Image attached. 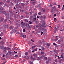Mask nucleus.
<instances>
[{
  "instance_id": "1",
  "label": "nucleus",
  "mask_w": 64,
  "mask_h": 64,
  "mask_svg": "<svg viewBox=\"0 0 64 64\" xmlns=\"http://www.w3.org/2000/svg\"><path fill=\"white\" fill-rule=\"evenodd\" d=\"M58 29H59V27L58 26L54 28V34L56 33V31H57Z\"/></svg>"
},
{
  "instance_id": "2",
  "label": "nucleus",
  "mask_w": 64,
  "mask_h": 64,
  "mask_svg": "<svg viewBox=\"0 0 64 64\" xmlns=\"http://www.w3.org/2000/svg\"><path fill=\"white\" fill-rule=\"evenodd\" d=\"M42 27H45V28H46V26H45V23H44V22L43 24H42V25L41 26Z\"/></svg>"
},
{
  "instance_id": "3",
  "label": "nucleus",
  "mask_w": 64,
  "mask_h": 64,
  "mask_svg": "<svg viewBox=\"0 0 64 64\" xmlns=\"http://www.w3.org/2000/svg\"><path fill=\"white\" fill-rule=\"evenodd\" d=\"M4 35V34L3 32H2L1 33V34H0V36L1 37H2V36H3Z\"/></svg>"
},
{
  "instance_id": "4",
  "label": "nucleus",
  "mask_w": 64,
  "mask_h": 64,
  "mask_svg": "<svg viewBox=\"0 0 64 64\" xmlns=\"http://www.w3.org/2000/svg\"><path fill=\"white\" fill-rule=\"evenodd\" d=\"M14 32H15L17 34H18V33H19V32H18V30H15L14 31Z\"/></svg>"
},
{
  "instance_id": "5",
  "label": "nucleus",
  "mask_w": 64,
  "mask_h": 64,
  "mask_svg": "<svg viewBox=\"0 0 64 64\" xmlns=\"http://www.w3.org/2000/svg\"><path fill=\"white\" fill-rule=\"evenodd\" d=\"M31 60H35V58H33V57L32 56L31 57Z\"/></svg>"
},
{
  "instance_id": "6",
  "label": "nucleus",
  "mask_w": 64,
  "mask_h": 64,
  "mask_svg": "<svg viewBox=\"0 0 64 64\" xmlns=\"http://www.w3.org/2000/svg\"><path fill=\"white\" fill-rule=\"evenodd\" d=\"M6 2L8 3H11V0H7Z\"/></svg>"
},
{
  "instance_id": "7",
  "label": "nucleus",
  "mask_w": 64,
  "mask_h": 64,
  "mask_svg": "<svg viewBox=\"0 0 64 64\" xmlns=\"http://www.w3.org/2000/svg\"><path fill=\"white\" fill-rule=\"evenodd\" d=\"M35 57V58H36L37 57V54H34L33 55Z\"/></svg>"
},
{
  "instance_id": "8",
  "label": "nucleus",
  "mask_w": 64,
  "mask_h": 64,
  "mask_svg": "<svg viewBox=\"0 0 64 64\" xmlns=\"http://www.w3.org/2000/svg\"><path fill=\"white\" fill-rule=\"evenodd\" d=\"M25 22H26V23H28V20L27 19H25Z\"/></svg>"
},
{
  "instance_id": "9",
  "label": "nucleus",
  "mask_w": 64,
  "mask_h": 64,
  "mask_svg": "<svg viewBox=\"0 0 64 64\" xmlns=\"http://www.w3.org/2000/svg\"><path fill=\"white\" fill-rule=\"evenodd\" d=\"M21 5L22 6H23L24 7V6L25 5V4L24 3L21 4Z\"/></svg>"
},
{
  "instance_id": "10",
  "label": "nucleus",
  "mask_w": 64,
  "mask_h": 64,
  "mask_svg": "<svg viewBox=\"0 0 64 64\" xmlns=\"http://www.w3.org/2000/svg\"><path fill=\"white\" fill-rule=\"evenodd\" d=\"M4 49L5 50H8V48L7 47H5Z\"/></svg>"
},
{
  "instance_id": "11",
  "label": "nucleus",
  "mask_w": 64,
  "mask_h": 64,
  "mask_svg": "<svg viewBox=\"0 0 64 64\" xmlns=\"http://www.w3.org/2000/svg\"><path fill=\"white\" fill-rule=\"evenodd\" d=\"M30 64H33V61H31V60H30Z\"/></svg>"
},
{
  "instance_id": "12",
  "label": "nucleus",
  "mask_w": 64,
  "mask_h": 64,
  "mask_svg": "<svg viewBox=\"0 0 64 64\" xmlns=\"http://www.w3.org/2000/svg\"><path fill=\"white\" fill-rule=\"evenodd\" d=\"M26 36L24 34L23 36V37H23V39H24V38H26Z\"/></svg>"
},
{
  "instance_id": "13",
  "label": "nucleus",
  "mask_w": 64,
  "mask_h": 64,
  "mask_svg": "<svg viewBox=\"0 0 64 64\" xmlns=\"http://www.w3.org/2000/svg\"><path fill=\"white\" fill-rule=\"evenodd\" d=\"M41 54L42 55V56L44 55L45 54V53H44V52H42L41 53Z\"/></svg>"
},
{
  "instance_id": "14",
  "label": "nucleus",
  "mask_w": 64,
  "mask_h": 64,
  "mask_svg": "<svg viewBox=\"0 0 64 64\" xmlns=\"http://www.w3.org/2000/svg\"><path fill=\"white\" fill-rule=\"evenodd\" d=\"M10 30H12L13 29V28H12V26H10Z\"/></svg>"
},
{
  "instance_id": "15",
  "label": "nucleus",
  "mask_w": 64,
  "mask_h": 64,
  "mask_svg": "<svg viewBox=\"0 0 64 64\" xmlns=\"http://www.w3.org/2000/svg\"><path fill=\"white\" fill-rule=\"evenodd\" d=\"M48 61H52V59L51 58H48Z\"/></svg>"
},
{
  "instance_id": "16",
  "label": "nucleus",
  "mask_w": 64,
  "mask_h": 64,
  "mask_svg": "<svg viewBox=\"0 0 64 64\" xmlns=\"http://www.w3.org/2000/svg\"><path fill=\"white\" fill-rule=\"evenodd\" d=\"M54 11H55V9H53L52 10V12H54Z\"/></svg>"
},
{
  "instance_id": "17",
  "label": "nucleus",
  "mask_w": 64,
  "mask_h": 64,
  "mask_svg": "<svg viewBox=\"0 0 64 64\" xmlns=\"http://www.w3.org/2000/svg\"><path fill=\"white\" fill-rule=\"evenodd\" d=\"M36 18H34V22H35V21H36Z\"/></svg>"
},
{
  "instance_id": "18",
  "label": "nucleus",
  "mask_w": 64,
  "mask_h": 64,
  "mask_svg": "<svg viewBox=\"0 0 64 64\" xmlns=\"http://www.w3.org/2000/svg\"><path fill=\"white\" fill-rule=\"evenodd\" d=\"M61 58H64V55H62L61 57H60Z\"/></svg>"
},
{
  "instance_id": "19",
  "label": "nucleus",
  "mask_w": 64,
  "mask_h": 64,
  "mask_svg": "<svg viewBox=\"0 0 64 64\" xmlns=\"http://www.w3.org/2000/svg\"><path fill=\"white\" fill-rule=\"evenodd\" d=\"M37 16V14H36V13H35L34 15V17H36Z\"/></svg>"
},
{
  "instance_id": "20",
  "label": "nucleus",
  "mask_w": 64,
  "mask_h": 64,
  "mask_svg": "<svg viewBox=\"0 0 64 64\" xmlns=\"http://www.w3.org/2000/svg\"><path fill=\"white\" fill-rule=\"evenodd\" d=\"M28 53L26 52V53L25 55L26 56H28Z\"/></svg>"
},
{
  "instance_id": "21",
  "label": "nucleus",
  "mask_w": 64,
  "mask_h": 64,
  "mask_svg": "<svg viewBox=\"0 0 64 64\" xmlns=\"http://www.w3.org/2000/svg\"><path fill=\"white\" fill-rule=\"evenodd\" d=\"M59 61L60 62H62V59H60L59 60Z\"/></svg>"
},
{
  "instance_id": "22",
  "label": "nucleus",
  "mask_w": 64,
  "mask_h": 64,
  "mask_svg": "<svg viewBox=\"0 0 64 64\" xmlns=\"http://www.w3.org/2000/svg\"><path fill=\"white\" fill-rule=\"evenodd\" d=\"M29 24H32V22L30 21L29 22Z\"/></svg>"
},
{
  "instance_id": "23",
  "label": "nucleus",
  "mask_w": 64,
  "mask_h": 64,
  "mask_svg": "<svg viewBox=\"0 0 64 64\" xmlns=\"http://www.w3.org/2000/svg\"><path fill=\"white\" fill-rule=\"evenodd\" d=\"M42 50H43V51H44V50H45V49H44V48H43V47H42Z\"/></svg>"
},
{
  "instance_id": "24",
  "label": "nucleus",
  "mask_w": 64,
  "mask_h": 64,
  "mask_svg": "<svg viewBox=\"0 0 64 64\" xmlns=\"http://www.w3.org/2000/svg\"><path fill=\"white\" fill-rule=\"evenodd\" d=\"M55 62H56V63H57L58 62V60H57L56 59L55 60Z\"/></svg>"
},
{
  "instance_id": "25",
  "label": "nucleus",
  "mask_w": 64,
  "mask_h": 64,
  "mask_svg": "<svg viewBox=\"0 0 64 64\" xmlns=\"http://www.w3.org/2000/svg\"><path fill=\"white\" fill-rule=\"evenodd\" d=\"M8 53L9 54H11V52L10 51L8 52Z\"/></svg>"
},
{
  "instance_id": "26",
  "label": "nucleus",
  "mask_w": 64,
  "mask_h": 64,
  "mask_svg": "<svg viewBox=\"0 0 64 64\" xmlns=\"http://www.w3.org/2000/svg\"><path fill=\"white\" fill-rule=\"evenodd\" d=\"M47 46H48V47H50V44H47Z\"/></svg>"
},
{
  "instance_id": "27",
  "label": "nucleus",
  "mask_w": 64,
  "mask_h": 64,
  "mask_svg": "<svg viewBox=\"0 0 64 64\" xmlns=\"http://www.w3.org/2000/svg\"><path fill=\"white\" fill-rule=\"evenodd\" d=\"M23 32H26V31H25V29H23Z\"/></svg>"
},
{
  "instance_id": "28",
  "label": "nucleus",
  "mask_w": 64,
  "mask_h": 64,
  "mask_svg": "<svg viewBox=\"0 0 64 64\" xmlns=\"http://www.w3.org/2000/svg\"><path fill=\"white\" fill-rule=\"evenodd\" d=\"M46 63L47 64H49V60H48L46 61Z\"/></svg>"
},
{
  "instance_id": "29",
  "label": "nucleus",
  "mask_w": 64,
  "mask_h": 64,
  "mask_svg": "<svg viewBox=\"0 0 64 64\" xmlns=\"http://www.w3.org/2000/svg\"><path fill=\"white\" fill-rule=\"evenodd\" d=\"M15 57H16V58H17V57H18V56L17 55H16L15 56Z\"/></svg>"
},
{
  "instance_id": "30",
  "label": "nucleus",
  "mask_w": 64,
  "mask_h": 64,
  "mask_svg": "<svg viewBox=\"0 0 64 64\" xmlns=\"http://www.w3.org/2000/svg\"><path fill=\"white\" fill-rule=\"evenodd\" d=\"M9 25H8V24H7L6 25H5V26L6 27V28H8V26Z\"/></svg>"
},
{
  "instance_id": "31",
  "label": "nucleus",
  "mask_w": 64,
  "mask_h": 64,
  "mask_svg": "<svg viewBox=\"0 0 64 64\" xmlns=\"http://www.w3.org/2000/svg\"><path fill=\"white\" fill-rule=\"evenodd\" d=\"M38 14L39 15H41V12H40L38 13Z\"/></svg>"
},
{
  "instance_id": "32",
  "label": "nucleus",
  "mask_w": 64,
  "mask_h": 64,
  "mask_svg": "<svg viewBox=\"0 0 64 64\" xmlns=\"http://www.w3.org/2000/svg\"><path fill=\"white\" fill-rule=\"evenodd\" d=\"M24 34H23V33H22V36H21V37H23V36L24 35Z\"/></svg>"
},
{
  "instance_id": "33",
  "label": "nucleus",
  "mask_w": 64,
  "mask_h": 64,
  "mask_svg": "<svg viewBox=\"0 0 64 64\" xmlns=\"http://www.w3.org/2000/svg\"><path fill=\"white\" fill-rule=\"evenodd\" d=\"M22 28H25V27L23 26V25H22Z\"/></svg>"
},
{
  "instance_id": "34",
  "label": "nucleus",
  "mask_w": 64,
  "mask_h": 64,
  "mask_svg": "<svg viewBox=\"0 0 64 64\" xmlns=\"http://www.w3.org/2000/svg\"><path fill=\"white\" fill-rule=\"evenodd\" d=\"M28 29H31V26H29L28 27Z\"/></svg>"
},
{
  "instance_id": "35",
  "label": "nucleus",
  "mask_w": 64,
  "mask_h": 64,
  "mask_svg": "<svg viewBox=\"0 0 64 64\" xmlns=\"http://www.w3.org/2000/svg\"><path fill=\"white\" fill-rule=\"evenodd\" d=\"M60 5H58V8H60Z\"/></svg>"
},
{
  "instance_id": "36",
  "label": "nucleus",
  "mask_w": 64,
  "mask_h": 64,
  "mask_svg": "<svg viewBox=\"0 0 64 64\" xmlns=\"http://www.w3.org/2000/svg\"><path fill=\"white\" fill-rule=\"evenodd\" d=\"M19 6V4H16V7H17V6Z\"/></svg>"
},
{
  "instance_id": "37",
  "label": "nucleus",
  "mask_w": 64,
  "mask_h": 64,
  "mask_svg": "<svg viewBox=\"0 0 64 64\" xmlns=\"http://www.w3.org/2000/svg\"><path fill=\"white\" fill-rule=\"evenodd\" d=\"M30 1H32L33 2H34L35 1V0H30Z\"/></svg>"
},
{
  "instance_id": "38",
  "label": "nucleus",
  "mask_w": 64,
  "mask_h": 64,
  "mask_svg": "<svg viewBox=\"0 0 64 64\" xmlns=\"http://www.w3.org/2000/svg\"><path fill=\"white\" fill-rule=\"evenodd\" d=\"M8 51H10V50H11V49L10 48H8Z\"/></svg>"
},
{
  "instance_id": "39",
  "label": "nucleus",
  "mask_w": 64,
  "mask_h": 64,
  "mask_svg": "<svg viewBox=\"0 0 64 64\" xmlns=\"http://www.w3.org/2000/svg\"><path fill=\"white\" fill-rule=\"evenodd\" d=\"M5 12V15L6 16H7V13H6V12Z\"/></svg>"
},
{
  "instance_id": "40",
  "label": "nucleus",
  "mask_w": 64,
  "mask_h": 64,
  "mask_svg": "<svg viewBox=\"0 0 64 64\" xmlns=\"http://www.w3.org/2000/svg\"><path fill=\"white\" fill-rule=\"evenodd\" d=\"M35 23L37 24H38V22H37V21H36L35 22Z\"/></svg>"
},
{
  "instance_id": "41",
  "label": "nucleus",
  "mask_w": 64,
  "mask_h": 64,
  "mask_svg": "<svg viewBox=\"0 0 64 64\" xmlns=\"http://www.w3.org/2000/svg\"><path fill=\"white\" fill-rule=\"evenodd\" d=\"M43 33V32H41V35H42Z\"/></svg>"
},
{
  "instance_id": "42",
  "label": "nucleus",
  "mask_w": 64,
  "mask_h": 64,
  "mask_svg": "<svg viewBox=\"0 0 64 64\" xmlns=\"http://www.w3.org/2000/svg\"><path fill=\"white\" fill-rule=\"evenodd\" d=\"M19 2H20V0H18L17 1V2L18 3H19Z\"/></svg>"
},
{
  "instance_id": "43",
  "label": "nucleus",
  "mask_w": 64,
  "mask_h": 64,
  "mask_svg": "<svg viewBox=\"0 0 64 64\" xmlns=\"http://www.w3.org/2000/svg\"><path fill=\"white\" fill-rule=\"evenodd\" d=\"M46 11V10H43V12H45Z\"/></svg>"
},
{
  "instance_id": "44",
  "label": "nucleus",
  "mask_w": 64,
  "mask_h": 64,
  "mask_svg": "<svg viewBox=\"0 0 64 64\" xmlns=\"http://www.w3.org/2000/svg\"><path fill=\"white\" fill-rule=\"evenodd\" d=\"M56 20H57V19H56V18H54V21H56Z\"/></svg>"
},
{
  "instance_id": "45",
  "label": "nucleus",
  "mask_w": 64,
  "mask_h": 64,
  "mask_svg": "<svg viewBox=\"0 0 64 64\" xmlns=\"http://www.w3.org/2000/svg\"><path fill=\"white\" fill-rule=\"evenodd\" d=\"M29 52L30 54L31 53V51H30V50H29Z\"/></svg>"
},
{
  "instance_id": "46",
  "label": "nucleus",
  "mask_w": 64,
  "mask_h": 64,
  "mask_svg": "<svg viewBox=\"0 0 64 64\" xmlns=\"http://www.w3.org/2000/svg\"><path fill=\"white\" fill-rule=\"evenodd\" d=\"M2 3H3V2H0V5H2Z\"/></svg>"
},
{
  "instance_id": "47",
  "label": "nucleus",
  "mask_w": 64,
  "mask_h": 64,
  "mask_svg": "<svg viewBox=\"0 0 64 64\" xmlns=\"http://www.w3.org/2000/svg\"><path fill=\"white\" fill-rule=\"evenodd\" d=\"M32 4H34V6H35V2H32Z\"/></svg>"
},
{
  "instance_id": "48",
  "label": "nucleus",
  "mask_w": 64,
  "mask_h": 64,
  "mask_svg": "<svg viewBox=\"0 0 64 64\" xmlns=\"http://www.w3.org/2000/svg\"><path fill=\"white\" fill-rule=\"evenodd\" d=\"M15 28L16 29H18V27L16 26L15 27Z\"/></svg>"
},
{
  "instance_id": "49",
  "label": "nucleus",
  "mask_w": 64,
  "mask_h": 64,
  "mask_svg": "<svg viewBox=\"0 0 64 64\" xmlns=\"http://www.w3.org/2000/svg\"><path fill=\"white\" fill-rule=\"evenodd\" d=\"M54 52H56V49H54Z\"/></svg>"
},
{
  "instance_id": "50",
  "label": "nucleus",
  "mask_w": 64,
  "mask_h": 64,
  "mask_svg": "<svg viewBox=\"0 0 64 64\" xmlns=\"http://www.w3.org/2000/svg\"><path fill=\"white\" fill-rule=\"evenodd\" d=\"M45 58L46 60H47V57H45Z\"/></svg>"
},
{
  "instance_id": "51",
  "label": "nucleus",
  "mask_w": 64,
  "mask_h": 64,
  "mask_svg": "<svg viewBox=\"0 0 64 64\" xmlns=\"http://www.w3.org/2000/svg\"><path fill=\"white\" fill-rule=\"evenodd\" d=\"M34 51H37V49L36 48L35 50H34Z\"/></svg>"
},
{
  "instance_id": "52",
  "label": "nucleus",
  "mask_w": 64,
  "mask_h": 64,
  "mask_svg": "<svg viewBox=\"0 0 64 64\" xmlns=\"http://www.w3.org/2000/svg\"><path fill=\"white\" fill-rule=\"evenodd\" d=\"M34 46H33L32 47V49H34Z\"/></svg>"
},
{
  "instance_id": "53",
  "label": "nucleus",
  "mask_w": 64,
  "mask_h": 64,
  "mask_svg": "<svg viewBox=\"0 0 64 64\" xmlns=\"http://www.w3.org/2000/svg\"><path fill=\"white\" fill-rule=\"evenodd\" d=\"M6 63V62L4 61V62L3 63V64H5Z\"/></svg>"
},
{
  "instance_id": "54",
  "label": "nucleus",
  "mask_w": 64,
  "mask_h": 64,
  "mask_svg": "<svg viewBox=\"0 0 64 64\" xmlns=\"http://www.w3.org/2000/svg\"><path fill=\"white\" fill-rule=\"evenodd\" d=\"M57 5V4H56V3H55L54 4V5Z\"/></svg>"
},
{
  "instance_id": "55",
  "label": "nucleus",
  "mask_w": 64,
  "mask_h": 64,
  "mask_svg": "<svg viewBox=\"0 0 64 64\" xmlns=\"http://www.w3.org/2000/svg\"><path fill=\"white\" fill-rule=\"evenodd\" d=\"M1 10H3V8H2V7H1L0 8Z\"/></svg>"
},
{
  "instance_id": "56",
  "label": "nucleus",
  "mask_w": 64,
  "mask_h": 64,
  "mask_svg": "<svg viewBox=\"0 0 64 64\" xmlns=\"http://www.w3.org/2000/svg\"><path fill=\"white\" fill-rule=\"evenodd\" d=\"M62 19H64V16H62Z\"/></svg>"
},
{
  "instance_id": "57",
  "label": "nucleus",
  "mask_w": 64,
  "mask_h": 64,
  "mask_svg": "<svg viewBox=\"0 0 64 64\" xmlns=\"http://www.w3.org/2000/svg\"><path fill=\"white\" fill-rule=\"evenodd\" d=\"M5 55H4L3 56V57H5Z\"/></svg>"
},
{
  "instance_id": "58",
  "label": "nucleus",
  "mask_w": 64,
  "mask_h": 64,
  "mask_svg": "<svg viewBox=\"0 0 64 64\" xmlns=\"http://www.w3.org/2000/svg\"><path fill=\"white\" fill-rule=\"evenodd\" d=\"M14 10H16V7H14Z\"/></svg>"
},
{
  "instance_id": "59",
  "label": "nucleus",
  "mask_w": 64,
  "mask_h": 64,
  "mask_svg": "<svg viewBox=\"0 0 64 64\" xmlns=\"http://www.w3.org/2000/svg\"><path fill=\"white\" fill-rule=\"evenodd\" d=\"M16 26H17L18 25V23H16Z\"/></svg>"
},
{
  "instance_id": "60",
  "label": "nucleus",
  "mask_w": 64,
  "mask_h": 64,
  "mask_svg": "<svg viewBox=\"0 0 64 64\" xmlns=\"http://www.w3.org/2000/svg\"><path fill=\"white\" fill-rule=\"evenodd\" d=\"M54 17H56V14H55L54 15Z\"/></svg>"
},
{
  "instance_id": "61",
  "label": "nucleus",
  "mask_w": 64,
  "mask_h": 64,
  "mask_svg": "<svg viewBox=\"0 0 64 64\" xmlns=\"http://www.w3.org/2000/svg\"><path fill=\"white\" fill-rule=\"evenodd\" d=\"M31 41H32V42H34V41L33 40H31Z\"/></svg>"
},
{
  "instance_id": "62",
  "label": "nucleus",
  "mask_w": 64,
  "mask_h": 64,
  "mask_svg": "<svg viewBox=\"0 0 64 64\" xmlns=\"http://www.w3.org/2000/svg\"><path fill=\"white\" fill-rule=\"evenodd\" d=\"M32 52L33 53H34V51L33 50L32 51Z\"/></svg>"
},
{
  "instance_id": "63",
  "label": "nucleus",
  "mask_w": 64,
  "mask_h": 64,
  "mask_svg": "<svg viewBox=\"0 0 64 64\" xmlns=\"http://www.w3.org/2000/svg\"><path fill=\"white\" fill-rule=\"evenodd\" d=\"M21 2H20V1L19 2V4H21Z\"/></svg>"
},
{
  "instance_id": "64",
  "label": "nucleus",
  "mask_w": 64,
  "mask_h": 64,
  "mask_svg": "<svg viewBox=\"0 0 64 64\" xmlns=\"http://www.w3.org/2000/svg\"><path fill=\"white\" fill-rule=\"evenodd\" d=\"M32 14V10H31V12H30V14Z\"/></svg>"
}]
</instances>
